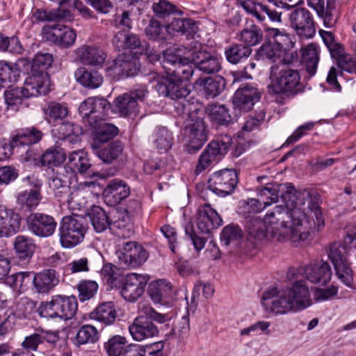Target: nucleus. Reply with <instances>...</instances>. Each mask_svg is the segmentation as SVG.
<instances>
[{
	"label": "nucleus",
	"instance_id": "nucleus-26",
	"mask_svg": "<svg viewBox=\"0 0 356 356\" xmlns=\"http://www.w3.org/2000/svg\"><path fill=\"white\" fill-rule=\"evenodd\" d=\"M191 56L197 69L204 74H214L221 69L218 58L206 49L194 50Z\"/></svg>",
	"mask_w": 356,
	"mask_h": 356
},
{
	"label": "nucleus",
	"instance_id": "nucleus-49",
	"mask_svg": "<svg viewBox=\"0 0 356 356\" xmlns=\"http://www.w3.org/2000/svg\"><path fill=\"white\" fill-rule=\"evenodd\" d=\"M65 158L63 149L56 146L48 148L41 156L40 161L43 166H58L64 162Z\"/></svg>",
	"mask_w": 356,
	"mask_h": 356
},
{
	"label": "nucleus",
	"instance_id": "nucleus-45",
	"mask_svg": "<svg viewBox=\"0 0 356 356\" xmlns=\"http://www.w3.org/2000/svg\"><path fill=\"white\" fill-rule=\"evenodd\" d=\"M114 104V111L120 116L127 117L136 114L137 112V102L127 93L118 97L115 99Z\"/></svg>",
	"mask_w": 356,
	"mask_h": 356
},
{
	"label": "nucleus",
	"instance_id": "nucleus-8",
	"mask_svg": "<svg viewBox=\"0 0 356 356\" xmlns=\"http://www.w3.org/2000/svg\"><path fill=\"white\" fill-rule=\"evenodd\" d=\"M78 308L74 296L56 295L49 301L42 302L38 309L40 317L67 321L74 317Z\"/></svg>",
	"mask_w": 356,
	"mask_h": 356
},
{
	"label": "nucleus",
	"instance_id": "nucleus-55",
	"mask_svg": "<svg viewBox=\"0 0 356 356\" xmlns=\"http://www.w3.org/2000/svg\"><path fill=\"white\" fill-rule=\"evenodd\" d=\"M172 134L165 127H159L154 134V143L156 148L164 152L168 151L172 145Z\"/></svg>",
	"mask_w": 356,
	"mask_h": 356
},
{
	"label": "nucleus",
	"instance_id": "nucleus-57",
	"mask_svg": "<svg viewBox=\"0 0 356 356\" xmlns=\"http://www.w3.org/2000/svg\"><path fill=\"white\" fill-rule=\"evenodd\" d=\"M19 72L12 63L0 61V88H3L4 84L15 83L18 81Z\"/></svg>",
	"mask_w": 356,
	"mask_h": 356
},
{
	"label": "nucleus",
	"instance_id": "nucleus-3",
	"mask_svg": "<svg viewBox=\"0 0 356 356\" xmlns=\"http://www.w3.org/2000/svg\"><path fill=\"white\" fill-rule=\"evenodd\" d=\"M300 193L289 184H268L258 191L259 199H251L249 204L253 212H259L267 206L278 201L279 197L283 203L284 208L291 213L293 208H302L304 203L299 202Z\"/></svg>",
	"mask_w": 356,
	"mask_h": 356
},
{
	"label": "nucleus",
	"instance_id": "nucleus-9",
	"mask_svg": "<svg viewBox=\"0 0 356 356\" xmlns=\"http://www.w3.org/2000/svg\"><path fill=\"white\" fill-rule=\"evenodd\" d=\"M70 177L65 167H59L56 174L49 179V188L59 202L63 204L67 203L70 207L74 208L81 205L80 197L83 194L78 190L70 192L69 187Z\"/></svg>",
	"mask_w": 356,
	"mask_h": 356
},
{
	"label": "nucleus",
	"instance_id": "nucleus-13",
	"mask_svg": "<svg viewBox=\"0 0 356 356\" xmlns=\"http://www.w3.org/2000/svg\"><path fill=\"white\" fill-rule=\"evenodd\" d=\"M111 107L105 98L91 97L81 103L79 112L85 126L94 127L101 120H106Z\"/></svg>",
	"mask_w": 356,
	"mask_h": 356
},
{
	"label": "nucleus",
	"instance_id": "nucleus-15",
	"mask_svg": "<svg viewBox=\"0 0 356 356\" xmlns=\"http://www.w3.org/2000/svg\"><path fill=\"white\" fill-rule=\"evenodd\" d=\"M238 182V174L236 170L223 169L211 175L208 187L216 195L225 197L234 191Z\"/></svg>",
	"mask_w": 356,
	"mask_h": 356
},
{
	"label": "nucleus",
	"instance_id": "nucleus-46",
	"mask_svg": "<svg viewBox=\"0 0 356 356\" xmlns=\"http://www.w3.org/2000/svg\"><path fill=\"white\" fill-rule=\"evenodd\" d=\"M90 222L97 232H103L110 229L111 221L106 212L100 207L94 206L88 213Z\"/></svg>",
	"mask_w": 356,
	"mask_h": 356
},
{
	"label": "nucleus",
	"instance_id": "nucleus-7",
	"mask_svg": "<svg viewBox=\"0 0 356 356\" xmlns=\"http://www.w3.org/2000/svg\"><path fill=\"white\" fill-rule=\"evenodd\" d=\"M179 48L167 49L163 52V60L160 63L168 76L181 83L188 81L195 76L196 66L193 60L182 57L179 53Z\"/></svg>",
	"mask_w": 356,
	"mask_h": 356
},
{
	"label": "nucleus",
	"instance_id": "nucleus-31",
	"mask_svg": "<svg viewBox=\"0 0 356 356\" xmlns=\"http://www.w3.org/2000/svg\"><path fill=\"white\" fill-rule=\"evenodd\" d=\"M52 135L64 141L65 143H77L81 141L82 128L77 124L66 122L55 125L51 130Z\"/></svg>",
	"mask_w": 356,
	"mask_h": 356
},
{
	"label": "nucleus",
	"instance_id": "nucleus-25",
	"mask_svg": "<svg viewBox=\"0 0 356 356\" xmlns=\"http://www.w3.org/2000/svg\"><path fill=\"white\" fill-rule=\"evenodd\" d=\"M307 4L312 8L318 16L323 20L327 28L333 27L338 19L335 0H307Z\"/></svg>",
	"mask_w": 356,
	"mask_h": 356
},
{
	"label": "nucleus",
	"instance_id": "nucleus-24",
	"mask_svg": "<svg viewBox=\"0 0 356 356\" xmlns=\"http://www.w3.org/2000/svg\"><path fill=\"white\" fill-rule=\"evenodd\" d=\"M222 220L210 204H204L197 210V225L202 233L209 234L221 225Z\"/></svg>",
	"mask_w": 356,
	"mask_h": 356
},
{
	"label": "nucleus",
	"instance_id": "nucleus-48",
	"mask_svg": "<svg viewBox=\"0 0 356 356\" xmlns=\"http://www.w3.org/2000/svg\"><path fill=\"white\" fill-rule=\"evenodd\" d=\"M4 97L8 108L14 111L18 109L19 106L23 103L24 99L31 98L23 86L5 90Z\"/></svg>",
	"mask_w": 356,
	"mask_h": 356
},
{
	"label": "nucleus",
	"instance_id": "nucleus-18",
	"mask_svg": "<svg viewBox=\"0 0 356 356\" xmlns=\"http://www.w3.org/2000/svg\"><path fill=\"white\" fill-rule=\"evenodd\" d=\"M289 19L291 27L300 37L311 38L315 35L314 21L312 13L307 9H296L291 13Z\"/></svg>",
	"mask_w": 356,
	"mask_h": 356
},
{
	"label": "nucleus",
	"instance_id": "nucleus-59",
	"mask_svg": "<svg viewBox=\"0 0 356 356\" xmlns=\"http://www.w3.org/2000/svg\"><path fill=\"white\" fill-rule=\"evenodd\" d=\"M47 119L49 120H63L69 114V110L66 104L56 102H51L44 109Z\"/></svg>",
	"mask_w": 356,
	"mask_h": 356
},
{
	"label": "nucleus",
	"instance_id": "nucleus-34",
	"mask_svg": "<svg viewBox=\"0 0 356 356\" xmlns=\"http://www.w3.org/2000/svg\"><path fill=\"white\" fill-rule=\"evenodd\" d=\"M42 136V132L35 127L19 129L11 139V145L19 152L21 146L35 144L41 140Z\"/></svg>",
	"mask_w": 356,
	"mask_h": 356
},
{
	"label": "nucleus",
	"instance_id": "nucleus-16",
	"mask_svg": "<svg viewBox=\"0 0 356 356\" xmlns=\"http://www.w3.org/2000/svg\"><path fill=\"white\" fill-rule=\"evenodd\" d=\"M116 254L120 264L128 268L140 266L147 259L146 250L136 241L123 243Z\"/></svg>",
	"mask_w": 356,
	"mask_h": 356
},
{
	"label": "nucleus",
	"instance_id": "nucleus-51",
	"mask_svg": "<svg viewBox=\"0 0 356 356\" xmlns=\"http://www.w3.org/2000/svg\"><path fill=\"white\" fill-rule=\"evenodd\" d=\"M268 37L281 52L286 51L293 47V42L290 34L274 28L268 29Z\"/></svg>",
	"mask_w": 356,
	"mask_h": 356
},
{
	"label": "nucleus",
	"instance_id": "nucleus-64",
	"mask_svg": "<svg viewBox=\"0 0 356 356\" xmlns=\"http://www.w3.org/2000/svg\"><path fill=\"white\" fill-rule=\"evenodd\" d=\"M15 323V316L13 312L6 310L3 314H0V337H3L11 332Z\"/></svg>",
	"mask_w": 356,
	"mask_h": 356
},
{
	"label": "nucleus",
	"instance_id": "nucleus-60",
	"mask_svg": "<svg viewBox=\"0 0 356 356\" xmlns=\"http://www.w3.org/2000/svg\"><path fill=\"white\" fill-rule=\"evenodd\" d=\"M123 76L129 77L136 76L140 68L139 59L129 54H121Z\"/></svg>",
	"mask_w": 356,
	"mask_h": 356
},
{
	"label": "nucleus",
	"instance_id": "nucleus-58",
	"mask_svg": "<svg viewBox=\"0 0 356 356\" xmlns=\"http://www.w3.org/2000/svg\"><path fill=\"white\" fill-rule=\"evenodd\" d=\"M211 120L221 125H228L232 122L228 108L221 104L211 105L207 108Z\"/></svg>",
	"mask_w": 356,
	"mask_h": 356
},
{
	"label": "nucleus",
	"instance_id": "nucleus-14",
	"mask_svg": "<svg viewBox=\"0 0 356 356\" xmlns=\"http://www.w3.org/2000/svg\"><path fill=\"white\" fill-rule=\"evenodd\" d=\"M152 79L156 82L154 88L159 94L163 97H168L172 99L181 100V104L183 106L184 111H190L187 107L189 105L186 97L190 94V90L181 82L176 81L175 79L168 76V79L160 77L157 73L151 74Z\"/></svg>",
	"mask_w": 356,
	"mask_h": 356
},
{
	"label": "nucleus",
	"instance_id": "nucleus-52",
	"mask_svg": "<svg viewBox=\"0 0 356 356\" xmlns=\"http://www.w3.org/2000/svg\"><path fill=\"white\" fill-rule=\"evenodd\" d=\"M110 231L120 238H129L134 234V227L131 218L124 216L111 222Z\"/></svg>",
	"mask_w": 356,
	"mask_h": 356
},
{
	"label": "nucleus",
	"instance_id": "nucleus-10",
	"mask_svg": "<svg viewBox=\"0 0 356 356\" xmlns=\"http://www.w3.org/2000/svg\"><path fill=\"white\" fill-rule=\"evenodd\" d=\"M87 229L84 219L77 216L63 217L58 229L61 246L65 248L76 246L83 241Z\"/></svg>",
	"mask_w": 356,
	"mask_h": 356
},
{
	"label": "nucleus",
	"instance_id": "nucleus-61",
	"mask_svg": "<svg viewBox=\"0 0 356 356\" xmlns=\"http://www.w3.org/2000/svg\"><path fill=\"white\" fill-rule=\"evenodd\" d=\"M281 54V51L277 48L269 37L257 51V56L260 58L273 61H275V59L280 57Z\"/></svg>",
	"mask_w": 356,
	"mask_h": 356
},
{
	"label": "nucleus",
	"instance_id": "nucleus-42",
	"mask_svg": "<svg viewBox=\"0 0 356 356\" xmlns=\"http://www.w3.org/2000/svg\"><path fill=\"white\" fill-rule=\"evenodd\" d=\"M195 84L203 86L207 97L208 98H213L218 96L224 89L225 81L221 76L216 78L209 77L204 79L197 77Z\"/></svg>",
	"mask_w": 356,
	"mask_h": 356
},
{
	"label": "nucleus",
	"instance_id": "nucleus-29",
	"mask_svg": "<svg viewBox=\"0 0 356 356\" xmlns=\"http://www.w3.org/2000/svg\"><path fill=\"white\" fill-rule=\"evenodd\" d=\"M53 60L52 54L38 52L31 60L27 58H19L16 65L19 67H22L26 72L31 70V72L39 73L46 72V70L51 65Z\"/></svg>",
	"mask_w": 356,
	"mask_h": 356
},
{
	"label": "nucleus",
	"instance_id": "nucleus-21",
	"mask_svg": "<svg viewBox=\"0 0 356 356\" xmlns=\"http://www.w3.org/2000/svg\"><path fill=\"white\" fill-rule=\"evenodd\" d=\"M147 280L142 275L131 273L126 276L121 293L123 298L130 302L138 299L144 293Z\"/></svg>",
	"mask_w": 356,
	"mask_h": 356
},
{
	"label": "nucleus",
	"instance_id": "nucleus-30",
	"mask_svg": "<svg viewBox=\"0 0 356 356\" xmlns=\"http://www.w3.org/2000/svg\"><path fill=\"white\" fill-rule=\"evenodd\" d=\"M21 217L13 210L0 208V237H8L20 229Z\"/></svg>",
	"mask_w": 356,
	"mask_h": 356
},
{
	"label": "nucleus",
	"instance_id": "nucleus-22",
	"mask_svg": "<svg viewBox=\"0 0 356 356\" xmlns=\"http://www.w3.org/2000/svg\"><path fill=\"white\" fill-rule=\"evenodd\" d=\"M31 97L45 95L50 91V80L46 72H31L23 86Z\"/></svg>",
	"mask_w": 356,
	"mask_h": 356
},
{
	"label": "nucleus",
	"instance_id": "nucleus-50",
	"mask_svg": "<svg viewBox=\"0 0 356 356\" xmlns=\"http://www.w3.org/2000/svg\"><path fill=\"white\" fill-rule=\"evenodd\" d=\"M263 39L262 30L255 24H251L243 29L239 35L243 44L249 47L258 44Z\"/></svg>",
	"mask_w": 356,
	"mask_h": 356
},
{
	"label": "nucleus",
	"instance_id": "nucleus-27",
	"mask_svg": "<svg viewBox=\"0 0 356 356\" xmlns=\"http://www.w3.org/2000/svg\"><path fill=\"white\" fill-rule=\"evenodd\" d=\"M299 273H302L305 277L311 282L326 284L331 279L332 272L330 265L325 262L319 264H310L305 267L300 268Z\"/></svg>",
	"mask_w": 356,
	"mask_h": 356
},
{
	"label": "nucleus",
	"instance_id": "nucleus-40",
	"mask_svg": "<svg viewBox=\"0 0 356 356\" xmlns=\"http://www.w3.org/2000/svg\"><path fill=\"white\" fill-rule=\"evenodd\" d=\"M13 245L15 254L19 259L29 260L35 252L33 240L23 235L16 236Z\"/></svg>",
	"mask_w": 356,
	"mask_h": 356
},
{
	"label": "nucleus",
	"instance_id": "nucleus-43",
	"mask_svg": "<svg viewBox=\"0 0 356 356\" xmlns=\"http://www.w3.org/2000/svg\"><path fill=\"white\" fill-rule=\"evenodd\" d=\"M252 53V49L243 44H232L225 48L227 60L232 64H238L247 60Z\"/></svg>",
	"mask_w": 356,
	"mask_h": 356
},
{
	"label": "nucleus",
	"instance_id": "nucleus-12",
	"mask_svg": "<svg viewBox=\"0 0 356 356\" xmlns=\"http://www.w3.org/2000/svg\"><path fill=\"white\" fill-rule=\"evenodd\" d=\"M183 134L187 140L186 151L195 154L207 140L204 122L197 113H191L186 120Z\"/></svg>",
	"mask_w": 356,
	"mask_h": 356
},
{
	"label": "nucleus",
	"instance_id": "nucleus-23",
	"mask_svg": "<svg viewBox=\"0 0 356 356\" xmlns=\"http://www.w3.org/2000/svg\"><path fill=\"white\" fill-rule=\"evenodd\" d=\"M147 293L155 303L172 306L174 300V292L171 284L165 280H159L149 284Z\"/></svg>",
	"mask_w": 356,
	"mask_h": 356
},
{
	"label": "nucleus",
	"instance_id": "nucleus-28",
	"mask_svg": "<svg viewBox=\"0 0 356 356\" xmlns=\"http://www.w3.org/2000/svg\"><path fill=\"white\" fill-rule=\"evenodd\" d=\"M130 187L123 180L113 179L111 180L103 192L105 201L110 205L121 202L130 195Z\"/></svg>",
	"mask_w": 356,
	"mask_h": 356
},
{
	"label": "nucleus",
	"instance_id": "nucleus-39",
	"mask_svg": "<svg viewBox=\"0 0 356 356\" xmlns=\"http://www.w3.org/2000/svg\"><path fill=\"white\" fill-rule=\"evenodd\" d=\"M74 76L83 86L90 89L97 88L103 83L102 75L94 70H88L85 67H80L76 70Z\"/></svg>",
	"mask_w": 356,
	"mask_h": 356
},
{
	"label": "nucleus",
	"instance_id": "nucleus-44",
	"mask_svg": "<svg viewBox=\"0 0 356 356\" xmlns=\"http://www.w3.org/2000/svg\"><path fill=\"white\" fill-rule=\"evenodd\" d=\"M318 61L319 48L316 44L312 43L302 49V62L310 76L316 74Z\"/></svg>",
	"mask_w": 356,
	"mask_h": 356
},
{
	"label": "nucleus",
	"instance_id": "nucleus-1",
	"mask_svg": "<svg viewBox=\"0 0 356 356\" xmlns=\"http://www.w3.org/2000/svg\"><path fill=\"white\" fill-rule=\"evenodd\" d=\"M307 204L293 208L291 213L282 205L276 206L261 220L258 217L248 219L245 229L248 240L254 243L266 239L296 243L307 239L310 232L320 231L324 226V218L318 203V196L306 194Z\"/></svg>",
	"mask_w": 356,
	"mask_h": 356
},
{
	"label": "nucleus",
	"instance_id": "nucleus-33",
	"mask_svg": "<svg viewBox=\"0 0 356 356\" xmlns=\"http://www.w3.org/2000/svg\"><path fill=\"white\" fill-rule=\"evenodd\" d=\"M59 283V276L54 269H47L33 275V284L37 292L48 293Z\"/></svg>",
	"mask_w": 356,
	"mask_h": 356
},
{
	"label": "nucleus",
	"instance_id": "nucleus-37",
	"mask_svg": "<svg viewBox=\"0 0 356 356\" xmlns=\"http://www.w3.org/2000/svg\"><path fill=\"white\" fill-rule=\"evenodd\" d=\"M112 43L118 51L126 49H138L139 51L143 44L137 35L125 30L118 31L112 40Z\"/></svg>",
	"mask_w": 356,
	"mask_h": 356
},
{
	"label": "nucleus",
	"instance_id": "nucleus-6",
	"mask_svg": "<svg viewBox=\"0 0 356 356\" xmlns=\"http://www.w3.org/2000/svg\"><path fill=\"white\" fill-rule=\"evenodd\" d=\"M271 88L276 94L294 96L303 90L298 70L285 64H275L270 67Z\"/></svg>",
	"mask_w": 356,
	"mask_h": 356
},
{
	"label": "nucleus",
	"instance_id": "nucleus-32",
	"mask_svg": "<svg viewBox=\"0 0 356 356\" xmlns=\"http://www.w3.org/2000/svg\"><path fill=\"white\" fill-rule=\"evenodd\" d=\"M76 55L83 63L94 66H102L107 56L99 47L86 44L76 49Z\"/></svg>",
	"mask_w": 356,
	"mask_h": 356
},
{
	"label": "nucleus",
	"instance_id": "nucleus-47",
	"mask_svg": "<svg viewBox=\"0 0 356 356\" xmlns=\"http://www.w3.org/2000/svg\"><path fill=\"white\" fill-rule=\"evenodd\" d=\"M124 145L120 140H114L103 149H93L95 154L104 163H111L122 153Z\"/></svg>",
	"mask_w": 356,
	"mask_h": 356
},
{
	"label": "nucleus",
	"instance_id": "nucleus-38",
	"mask_svg": "<svg viewBox=\"0 0 356 356\" xmlns=\"http://www.w3.org/2000/svg\"><path fill=\"white\" fill-rule=\"evenodd\" d=\"M117 317V313L113 302H103L98 305L90 314V318L105 325L113 324Z\"/></svg>",
	"mask_w": 356,
	"mask_h": 356
},
{
	"label": "nucleus",
	"instance_id": "nucleus-63",
	"mask_svg": "<svg viewBox=\"0 0 356 356\" xmlns=\"http://www.w3.org/2000/svg\"><path fill=\"white\" fill-rule=\"evenodd\" d=\"M81 301L88 300L95 296L97 290L98 284L95 281L83 280L77 286Z\"/></svg>",
	"mask_w": 356,
	"mask_h": 356
},
{
	"label": "nucleus",
	"instance_id": "nucleus-56",
	"mask_svg": "<svg viewBox=\"0 0 356 356\" xmlns=\"http://www.w3.org/2000/svg\"><path fill=\"white\" fill-rule=\"evenodd\" d=\"M32 272H18L6 278V284L16 289H22L33 283Z\"/></svg>",
	"mask_w": 356,
	"mask_h": 356
},
{
	"label": "nucleus",
	"instance_id": "nucleus-11",
	"mask_svg": "<svg viewBox=\"0 0 356 356\" xmlns=\"http://www.w3.org/2000/svg\"><path fill=\"white\" fill-rule=\"evenodd\" d=\"M232 138L222 135L211 141L199 157L195 168L196 175L202 173L213 163H217L228 152Z\"/></svg>",
	"mask_w": 356,
	"mask_h": 356
},
{
	"label": "nucleus",
	"instance_id": "nucleus-62",
	"mask_svg": "<svg viewBox=\"0 0 356 356\" xmlns=\"http://www.w3.org/2000/svg\"><path fill=\"white\" fill-rule=\"evenodd\" d=\"M42 196L38 190H26L17 196V202L29 208L35 207L41 200Z\"/></svg>",
	"mask_w": 356,
	"mask_h": 356
},
{
	"label": "nucleus",
	"instance_id": "nucleus-35",
	"mask_svg": "<svg viewBox=\"0 0 356 356\" xmlns=\"http://www.w3.org/2000/svg\"><path fill=\"white\" fill-rule=\"evenodd\" d=\"M97 126L88 127L95 132L93 143H91L92 149H98L99 143H104L115 137L118 133L117 127L112 124L101 120L97 123Z\"/></svg>",
	"mask_w": 356,
	"mask_h": 356
},
{
	"label": "nucleus",
	"instance_id": "nucleus-53",
	"mask_svg": "<svg viewBox=\"0 0 356 356\" xmlns=\"http://www.w3.org/2000/svg\"><path fill=\"white\" fill-rule=\"evenodd\" d=\"M243 232L241 227L234 224L225 226L220 233V241L225 246L237 245L242 239Z\"/></svg>",
	"mask_w": 356,
	"mask_h": 356
},
{
	"label": "nucleus",
	"instance_id": "nucleus-36",
	"mask_svg": "<svg viewBox=\"0 0 356 356\" xmlns=\"http://www.w3.org/2000/svg\"><path fill=\"white\" fill-rule=\"evenodd\" d=\"M90 166L85 152L82 150H77L72 152L69 155L68 161L65 167L70 170V172L68 171V175L72 177L75 172L89 175Z\"/></svg>",
	"mask_w": 356,
	"mask_h": 356
},
{
	"label": "nucleus",
	"instance_id": "nucleus-5",
	"mask_svg": "<svg viewBox=\"0 0 356 356\" xmlns=\"http://www.w3.org/2000/svg\"><path fill=\"white\" fill-rule=\"evenodd\" d=\"M353 243L356 245V224H350L346 227L344 244L334 243L330 246L327 252L328 257L334 267L337 276L348 286H350L353 282V275L347 259L346 245Z\"/></svg>",
	"mask_w": 356,
	"mask_h": 356
},
{
	"label": "nucleus",
	"instance_id": "nucleus-41",
	"mask_svg": "<svg viewBox=\"0 0 356 356\" xmlns=\"http://www.w3.org/2000/svg\"><path fill=\"white\" fill-rule=\"evenodd\" d=\"M99 339V333L97 329L89 324L81 326L73 339V343L76 346L85 344L95 343Z\"/></svg>",
	"mask_w": 356,
	"mask_h": 356
},
{
	"label": "nucleus",
	"instance_id": "nucleus-2",
	"mask_svg": "<svg viewBox=\"0 0 356 356\" xmlns=\"http://www.w3.org/2000/svg\"><path fill=\"white\" fill-rule=\"evenodd\" d=\"M312 299L306 282L296 280L291 286L278 290L266 291L262 297L264 307L276 314L302 311L312 305Z\"/></svg>",
	"mask_w": 356,
	"mask_h": 356
},
{
	"label": "nucleus",
	"instance_id": "nucleus-54",
	"mask_svg": "<svg viewBox=\"0 0 356 356\" xmlns=\"http://www.w3.org/2000/svg\"><path fill=\"white\" fill-rule=\"evenodd\" d=\"M127 339L121 335H114L104 343V348L108 356H122L126 349Z\"/></svg>",
	"mask_w": 356,
	"mask_h": 356
},
{
	"label": "nucleus",
	"instance_id": "nucleus-4",
	"mask_svg": "<svg viewBox=\"0 0 356 356\" xmlns=\"http://www.w3.org/2000/svg\"><path fill=\"white\" fill-rule=\"evenodd\" d=\"M138 316L129 325V332L135 341H141L159 334V329L154 323H164L170 319L168 314L156 312L149 304H138Z\"/></svg>",
	"mask_w": 356,
	"mask_h": 356
},
{
	"label": "nucleus",
	"instance_id": "nucleus-19",
	"mask_svg": "<svg viewBox=\"0 0 356 356\" xmlns=\"http://www.w3.org/2000/svg\"><path fill=\"white\" fill-rule=\"evenodd\" d=\"M26 223L31 233L42 238L51 236L57 226V222L52 216L41 213L30 214L26 218Z\"/></svg>",
	"mask_w": 356,
	"mask_h": 356
},
{
	"label": "nucleus",
	"instance_id": "nucleus-20",
	"mask_svg": "<svg viewBox=\"0 0 356 356\" xmlns=\"http://www.w3.org/2000/svg\"><path fill=\"white\" fill-rule=\"evenodd\" d=\"M260 98L261 92L257 88L250 84H245L235 92L232 102L235 108L243 112H248Z\"/></svg>",
	"mask_w": 356,
	"mask_h": 356
},
{
	"label": "nucleus",
	"instance_id": "nucleus-17",
	"mask_svg": "<svg viewBox=\"0 0 356 356\" xmlns=\"http://www.w3.org/2000/svg\"><path fill=\"white\" fill-rule=\"evenodd\" d=\"M42 33L46 40L61 48L72 47L76 38V33L74 29L59 24L44 26Z\"/></svg>",
	"mask_w": 356,
	"mask_h": 356
}]
</instances>
